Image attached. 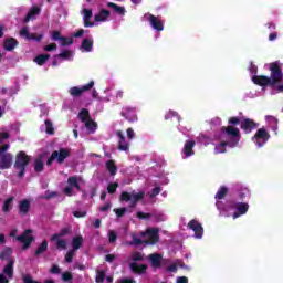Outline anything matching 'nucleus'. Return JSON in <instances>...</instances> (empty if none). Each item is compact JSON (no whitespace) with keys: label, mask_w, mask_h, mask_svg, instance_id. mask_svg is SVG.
Listing matches in <instances>:
<instances>
[{"label":"nucleus","mask_w":283,"mask_h":283,"mask_svg":"<svg viewBox=\"0 0 283 283\" xmlns=\"http://www.w3.org/2000/svg\"><path fill=\"white\" fill-rule=\"evenodd\" d=\"M71 156L72 150L70 148H60L59 150H54L46 160V166L52 167L54 160H56L57 165H63V163H65V160Z\"/></svg>","instance_id":"4"},{"label":"nucleus","mask_w":283,"mask_h":283,"mask_svg":"<svg viewBox=\"0 0 283 283\" xmlns=\"http://www.w3.org/2000/svg\"><path fill=\"white\" fill-rule=\"evenodd\" d=\"M247 196H251V191L248 188L241 189L239 192V200H244Z\"/></svg>","instance_id":"54"},{"label":"nucleus","mask_w":283,"mask_h":283,"mask_svg":"<svg viewBox=\"0 0 283 283\" xmlns=\"http://www.w3.org/2000/svg\"><path fill=\"white\" fill-rule=\"evenodd\" d=\"M56 197H59V192H56V191H53V192L46 191V193L44 196V200H52V198H56Z\"/></svg>","instance_id":"59"},{"label":"nucleus","mask_w":283,"mask_h":283,"mask_svg":"<svg viewBox=\"0 0 283 283\" xmlns=\"http://www.w3.org/2000/svg\"><path fill=\"white\" fill-rule=\"evenodd\" d=\"M8 149H10V144H4L0 146V169H10L12 167V160H14V157L11 153H8Z\"/></svg>","instance_id":"5"},{"label":"nucleus","mask_w":283,"mask_h":283,"mask_svg":"<svg viewBox=\"0 0 283 283\" xmlns=\"http://www.w3.org/2000/svg\"><path fill=\"white\" fill-rule=\"evenodd\" d=\"M163 191V188L160 186L153 188V190L149 192V198H156Z\"/></svg>","instance_id":"55"},{"label":"nucleus","mask_w":283,"mask_h":283,"mask_svg":"<svg viewBox=\"0 0 283 283\" xmlns=\"http://www.w3.org/2000/svg\"><path fill=\"white\" fill-rule=\"evenodd\" d=\"M50 60V54H40L36 55L34 57V63H36L38 65H45V63H48V61Z\"/></svg>","instance_id":"32"},{"label":"nucleus","mask_w":283,"mask_h":283,"mask_svg":"<svg viewBox=\"0 0 283 283\" xmlns=\"http://www.w3.org/2000/svg\"><path fill=\"white\" fill-rule=\"evenodd\" d=\"M147 21L149 22V25L153 28V30H156L157 32H163L165 30V24L159 17L148 13Z\"/></svg>","instance_id":"13"},{"label":"nucleus","mask_w":283,"mask_h":283,"mask_svg":"<svg viewBox=\"0 0 283 283\" xmlns=\"http://www.w3.org/2000/svg\"><path fill=\"white\" fill-rule=\"evenodd\" d=\"M136 218H138V220H149V218H151V213L137 211Z\"/></svg>","instance_id":"50"},{"label":"nucleus","mask_w":283,"mask_h":283,"mask_svg":"<svg viewBox=\"0 0 283 283\" xmlns=\"http://www.w3.org/2000/svg\"><path fill=\"white\" fill-rule=\"evenodd\" d=\"M12 202H14V197H9L2 206V211L4 213H10V205H12Z\"/></svg>","instance_id":"40"},{"label":"nucleus","mask_w":283,"mask_h":283,"mask_svg":"<svg viewBox=\"0 0 283 283\" xmlns=\"http://www.w3.org/2000/svg\"><path fill=\"white\" fill-rule=\"evenodd\" d=\"M145 199V191H139L137 193H133L132 200H130V207H136L140 200Z\"/></svg>","instance_id":"30"},{"label":"nucleus","mask_w":283,"mask_h":283,"mask_svg":"<svg viewBox=\"0 0 283 283\" xmlns=\"http://www.w3.org/2000/svg\"><path fill=\"white\" fill-rule=\"evenodd\" d=\"M120 116L126 118L128 123H136L138 120V115L136 114V107L125 106L120 112Z\"/></svg>","instance_id":"12"},{"label":"nucleus","mask_w":283,"mask_h":283,"mask_svg":"<svg viewBox=\"0 0 283 283\" xmlns=\"http://www.w3.org/2000/svg\"><path fill=\"white\" fill-rule=\"evenodd\" d=\"M78 118L82 123H86V120H90L92 117L90 116V111H87V108H83L80 113H78Z\"/></svg>","instance_id":"37"},{"label":"nucleus","mask_w":283,"mask_h":283,"mask_svg":"<svg viewBox=\"0 0 283 283\" xmlns=\"http://www.w3.org/2000/svg\"><path fill=\"white\" fill-rule=\"evenodd\" d=\"M44 125H45L46 134H49V136H53V134H54V125L52 124V120L46 119L44 122Z\"/></svg>","instance_id":"42"},{"label":"nucleus","mask_w":283,"mask_h":283,"mask_svg":"<svg viewBox=\"0 0 283 283\" xmlns=\"http://www.w3.org/2000/svg\"><path fill=\"white\" fill-rule=\"evenodd\" d=\"M67 184H69V187H72L74 189V187L78 184V177L76 176L69 177Z\"/></svg>","instance_id":"53"},{"label":"nucleus","mask_w":283,"mask_h":283,"mask_svg":"<svg viewBox=\"0 0 283 283\" xmlns=\"http://www.w3.org/2000/svg\"><path fill=\"white\" fill-rule=\"evenodd\" d=\"M84 125H85L86 129H88V132H94L97 127L96 122H93L92 118L86 120L84 123Z\"/></svg>","instance_id":"46"},{"label":"nucleus","mask_w":283,"mask_h":283,"mask_svg":"<svg viewBox=\"0 0 283 283\" xmlns=\"http://www.w3.org/2000/svg\"><path fill=\"white\" fill-rule=\"evenodd\" d=\"M84 28H94V22H92V18H83Z\"/></svg>","instance_id":"62"},{"label":"nucleus","mask_w":283,"mask_h":283,"mask_svg":"<svg viewBox=\"0 0 283 283\" xmlns=\"http://www.w3.org/2000/svg\"><path fill=\"white\" fill-rule=\"evenodd\" d=\"M107 7L108 8H113L114 12H116L117 14H120L122 17H125V7H120L114 2H107Z\"/></svg>","instance_id":"35"},{"label":"nucleus","mask_w":283,"mask_h":283,"mask_svg":"<svg viewBox=\"0 0 283 283\" xmlns=\"http://www.w3.org/2000/svg\"><path fill=\"white\" fill-rule=\"evenodd\" d=\"M22 282L23 283H40L39 281H35L34 279H32V275H30V274L23 275Z\"/></svg>","instance_id":"56"},{"label":"nucleus","mask_w":283,"mask_h":283,"mask_svg":"<svg viewBox=\"0 0 283 283\" xmlns=\"http://www.w3.org/2000/svg\"><path fill=\"white\" fill-rule=\"evenodd\" d=\"M116 189H118V184H116V182H111L107 186V192L108 193H116Z\"/></svg>","instance_id":"57"},{"label":"nucleus","mask_w":283,"mask_h":283,"mask_svg":"<svg viewBox=\"0 0 283 283\" xmlns=\"http://www.w3.org/2000/svg\"><path fill=\"white\" fill-rule=\"evenodd\" d=\"M111 14L112 12H109V10L101 9L99 12L94 15V21H96L97 23H103L107 21V19H109Z\"/></svg>","instance_id":"24"},{"label":"nucleus","mask_w":283,"mask_h":283,"mask_svg":"<svg viewBox=\"0 0 283 283\" xmlns=\"http://www.w3.org/2000/svg\"><path fill=\"white\" fill-rule=\"evenodd\" d=\"M60 41H61L62 48H65L67 45H72L74 43V38L62 36V39Z\"/></svg>","instance_id":"48"},{"label":"nucleus","mask_w":283,"mask_h":283,"mask_svg":"<svg viewBox=\"0 0 283 283\" xmlns=\"http://www.w3.org/2000/svg\"><path fill=\"white\" fill-rule=\"evenodd\" d=\"M260 124L255 123V120L251 118H241V129L244 130V134H251L252 129H258Z\"/></svg>","instance_id":"15"},{"label":"nucleus","mask_w":283,"mask_h":283,"mask_svg":"<svg viewBox=\"0 0 283 283\" xmlns=\"http://www.w3.org/2000/svg\"><path fill=\"white\" fill-rule=\"evenodd\" d=\"M74 280V275L72 272L66 271L62 273V282H72Z\"/></svg>","instance_id":"47"},{"label":"nucleus","mask_w":283,"mask_h":283,"mask_svg":"<svg viewBox=\"0 0 283 283\" xmlns=\"http://www.w3.org/2000/svg\"><path fill=\"white\" fill-rule=\"evenodd\" d=\"M73 216L74 218H85V216H87V211H74Z\"/></svg>","instance_id":"64"},{"label":"nucleus","mask_w":283,"mask_h":283,"mask_svg":"<svg viewBox=\"0 0 283 283\" xmlns=\"http://www.w3.org/2000/svg\"><path fill=\"white\" fill-rule=\"evenodd\" d=\"M80 50H82V52H92V50H94V39L86 38L82 40Z\"/></svg>","instance_id":"26"},{"label":"nucleus","mask_w":283,"mask_h":283,"mask_svg":"<svg viewBox=\"0 0 283 283\" xmlns=\"http://www.w3.org/2000/svg\"><path fill=\"white\" fill-rule=\"evenodd\" d=\"M73 251H78L83 247V235H77L72 240Z\"/></svg>","instance_id":"34"},{"label":"nucleus","mask_w":283,"mask_h":283,"mask_svg":"<svg viewBox=\"0 0 283 283\" xmlns=\"http://www.w3.org/2000/svg\"><path fill=\"white\" fill-rule=\"evenodd\" d=\"M30 156L25 151H19L15 156L14 169L18 171L17 177L23 178L25 176V167L30 165Z\"/></svg>","instance_id":"3"},{"label":"nucleus","mask_w":283,"mask_h":283,"mask_svg":"<svg viewBox=\"0 0 283 283\" xmlns=\"http://www.w3.org/2000/svg\"><path fill=\"white\" fill-rule=\"evenodd\" d=\"M238 205H240V202L231 199V200H227L226 201V208L228 211H235L238 210Z\"/></svg>","instance_id":"39"},{"label":"nucleus","mask_w":283,"mask_h":283,"mask_svg":"<svg viewBox=\"0 0 283 283\" xmlns=\"http://www.w3.org/2000/svg\"><path fill=\"white\" fill-rule=\"evenodd\" d=\"M51 39L53 41H61V39H63V36L61 35V31H53Z\"/></svg>","instance_id":"60"},{"label":"nucleus","mask_w":283,"mask_h":283,"mask_svg":"<svg viewBox=\"0 0 283 283\" xmlns=\"http://www.w3.org/2000/svg\"><path fill=\"white\" fill-rule=\"evenodd\" d=\"M92 87H94V81L88 82V84L83 85L81 87L78 86H72L69 90V94L73 97V98H81V96H83L84 92H90V90H92Z\"/></svg>","instance_id":"8"},{"label":"nucleus","mask_w":283,"mask_h":283,"mask_svg":"<svg viewBox=\"0 0 283 283\" xmlns=\"http://www.w3.org/2000/svg\"><path fill=\"white\" fill-rule=\"evenodd\" d=\"M229 193V188L227 186H221L217 193L214 195L216 200H224Z\"/></svg>","instance_id":"31"},{"label":"nucleus","mask_w":283,"mask_h":283,"mask_svg":"<svg viewBox=\"0 0 283 283\" xmlns=\"http://www.w3.org/2000/svg\"><path fill=\"white\" fill-rule=\"evenodd\" d=\"M188 229H191L195 232V238L198 239L202 238V234L205 233L202 224H200L196 219L189 221Z\"/></svg>","instance_id":"16"},{"label":"nucleus","mask_w":283,"mask_h":283,"mask_svg":"<svg viewBox=\"0 0 283 283\" xmlns=\"http://www.w3.org/2000/svg\"><path fill=\"white\" fill-rule=\"evenodd\" d=\"M74 255H76V251L75 250H70L66 254H65V262L67 264H72L73 260H74Z\"/></svg>","instance_id":"44"},{"label":"nucleus","mask_w":283,"mask_h":283,"mask_svg":"<svg viewBox=\"0 0 283 283\" xmlns=\"http://www.w3.org/2000/svg\"><path fill=\"white\" fill-rule=\"evenodd\" d=\"M19 35L21 39H24V41H35V43H41V41H43V34L36 35V33H30V29L28 27H23L19 31Z\"/></svg>","instance_id":"9"},{"label":"nucleus","mask_w":283,"mask_h":283,"mask_svg":"<svg viewBox=\"0 0 283 283\" xmlns=\"http://www.w3.org/2000/svg\"><path fill=\"white\" fill-rule=\"evenodd\" d=\"M116 136L118 138L119 151H129V143H127V140H125V135L123 134V130H117Z\"/></svg>","instance_id":"20"},{"label":"nucleus","mask_w":283,"mask_h":283,"mask_svg":"<svg viewBox=\"0 0 283 283\" xmlns=\"http://www.w3.org/2000/svg\"><path fill=\"white\" fill-rule=\"evenodd\" d=\"M38 14H41V8L32 7L24 18V23H30V21L34 20Z\"/></svg>","instance_id":"25"},{"label":"nucleus","mask_w":283,"mask_h":283,"mask_svg":"<svg viewBox=\"0 0 283 283\" xmlns=\"http://www.w3.org/2000/svg\"><path fill=\"white\" fill-rule=\"evenodd\" d=\"M227 147H238V140L222 142L214 148V154H227Z\"/></svg>","instance_id":"17"},{"label":"nucleus","mask_w":283,"mask_h":283,"mask_svg":"<svg viewBox=\"0 0 283 283\" xmlns=\"http://www.w3.org/2000/svg\"><path fill=\"white\" fill-rule=\"evenodd\" d=\"M44 167L45 165L43 164V159L41 157L36 158L34 161V171H36V174H41Z\"/></svg>","instance_id":"38"},{"label":"nucleus","mask_w":283,"mask_h":283,"mask_svg":"<svg viewBox=\"0 0 283 283\" xmlns=\"http://www.w3.org/2000/svg\"><path fill=\"white\" fill-rule=\"evenodd\" d=\"M132 193L127 192V191H123L119 196V200L120 202H130L132 200Z\"/></svg>","instance_id":"43"},{"label":"nucleus","mask_w":283,"mask_h":283,"mask_svg":"<svg viewBox=\"0 0 283 283\" xmlns=\"http://www.w3.org/2000/svg\"><path fill=\"white\" fill-rule=\"evenodd\" d=\"M69 233H70V228H62L59 233H54L51 237L50 241L55 242L56 249L65 250L67 249V241L61 238H65V235H69Z\"/></svg>","instance_id":"6"},{"label":"nucleus","mask_w":283,"mask_h":283,"mask_svg":"<svg viewBox=\"0 0 283 283\" xmlns=\"http://www.w3.org/2000/svg\"><path fill=\"white\" fill-rule=\"evenodd\" d=\"M248 211H249V203L239 202V205L237 206V211L233 212L232 214L233 220H237V218H240V216L247 214Z\"/></svg>","instance_id":"22"},{"label":"nucleus","mask_w":283,"mask_h":283,"mask_svg":"<svg viewBox=\"0 0 283 283\" xmlns=\"http://www.w3.org/2000/svg\"><path fill=\"white\" fill-rule=\"evenodd\" d=\"M0 260H6L7 262H10V260H14L12 258V248L6 247L2 252H0Z\"/></svg>","instance_id":"29"},{"label":"nucleus","mask_w":283,"mask_h":283,"mask_svg":"<svg viewBox=\"0 0 283 283\" xmlns=\"http://www.w3.org/2000/svg\"><path fill=\"white\" fill-rule=\"evenodd\" d=\"M106 169L112 176H116L118 172V167H116V163L112 159L106 161Z\"/></svg>","instance_id":"33"},{"label":"nucleus","mask_w":283,"mask_h":283,"mask_svg":"<svg viewBox=\"0 0 283 283\" xmlns=\"http://www.w3.org/2000/svg\"><path fill=\"white\" fill-rule=\"evenodd\" d=\"M14 260H10V262H8L2 270V275H7L9 280L14 277Z\"/></svg>","instance_id":"23"},{"label":"nucleus","mask_w":283,"mask_h":283,"mask_svg":"<svg viewBox=\"0 0 283 283\" xmlns=\"http://www.w3.org/2000/svg\"><path fill=\"white\" fill-rule=\"evenodd\" d=\"M269 138H271V135H269V132L266 128H260L256 130L255 135L252 137V140H256V145L259 147H262L264 143L269 142Z\"/></svg>","instance_id":"11"},{"label":"nucleus","mask_w":283,"mask_h":283,"mask_svg":"<svg viewBox=\"0 0 283 283\" xmlns=\"http://www.w3.org/2000/svg\"><path fill=\"white\" fill-rule=\"evenodd\" d=\"M140 235L147 239L143 240L138 238L136 233H132L130 238L133 241L128 242L129 247H140V244L154 247V244H158V242H160L158 228H148L146 231L140 232Z\"/></svg>","instance_id":"1"},{"label":"nucleus","mask_w":283,"mask_h":283,"mask_svg":"<svg viewBox=\"0 0 283 283\" xmlns=\"http://www.w3.org/2000/svg\"><path fill=\"white\" fill-rule=\"evenodd\" d=\"M148 260H149L150 266L153 269H161L163 268V254H160V253L149 254Z\"/></svg>","instance_id":"18"},{"label":"nucleus","mask_w":283,"mask_h":283,"mask_svg":"<svg viewBox=\"0 0 283 283\" xmlns=\"http://www.w3.org/2000/svg\"><path fill=\"white\" fill-rule=\"evenodd\" d=\"M129 269H130L132 273H136L137 275H145V273H147V269H149V266H147V264L138 265V263L132 262V263H129Z\"/></svg>","instance_id":"21"},{"label":"nucleus","mask_w":283,"mask_h":283,"mask_svg":"<svg viewBox=\"0 0 283 283\" xmlns=\"http://www.w3.org/2000/svg\"><path fill=\"white\" fill-rule=\"evenodd\" d=\"M252 83H254V85H259V87H266V85H269L270 87L275 86L271 81V77L266 75H253Z\"/></svg>","instance_id":"14"},{"label":"nucleus","mask_w":283,"mask_h":283,"mask_svg":"<svg viewBox=\"0 0 283 283\" xmlns=\"http://www.w3.org/2000/svg\"><path fill=\"white\" fill-rule=\"evenodd\" d=\"M96 283H105V271L98 269L96 270V276H95Z\"/></svg>","instance_id":"41"},{"label":"nucleus","mask_w":283,"mask_h":283,"mask_svg":"<svg viewBox=\"0 0 283 283\" xmlns=\"http://www.w3.org/2000/svg\"><path fill=\"white\" fill-rule=\"evenodd\" d=\"M45 251H48V240H43L42 243L38 247V249L35 250V255H43Z\"/></svg>","instance_id":"36"},{"label":"nucleus","mask_w":283,"mask_h":283,"mask_svg":"<svg viewBox=\"0 0 283 283\" xmlns=\"http://www.w3.org/2000/svg\"><path fill=\"white\" fill-rule=\"evenodd\" d=\"M193 147H196V140H187L184 146V154L186 158L193 156Z\"/></svg>","instance_id":"28"},{"label":"nucleus","mask_w":283,"mask_h":283,"mask_svg":"<svg viewBox=\"0 0 283 283\" xmlns=\"http://www.w3.org/2000/svg\"><path fill=\"white\" fill-rule=\"evenodd\" d=\"M30 199H22L18 205L19 216H29L30 214Z\"/></svg>","instance_id":"19"},{"label":"nucleus","mask_w":283,"mask_h":283,"mask_svg":"<svg viewBox=\"0 0 283 283\" xmlns=\"http://www.w3.org/2000/svg\"><path fill=\"white\" fill-rule=\"evenodd\" d=\"M18 45H19V41L14 38L6 39L3 42V49L7 52H12V50H14V48H17Z\"/></svg>","instance_id":"27"},{"label":"nucleus","mask_w":283,"mask_h":283,"mask_svg":"<svg viewBox=\"0 0 283 283\" xmlns=\"http://www.w3.org/2000/svg\"><path fill=\"white\" fill-rule=\"evenodd\" d=\"M222 134H226L230 140H237V146L240 143V128L235 126H222L221 127Z\"/></svg>","instance_id":"10"},{"label":"nucleus","mask_w":283,"mask_h":283,"mask_svg":"<svg viewBox=\"0 0 283 283\" xmlns=\"http://www.w3.org/2000/svg\"><path fill=\"white\" fill-rule=\"evenodd\" d=\"M114 212L116 213L117 218H123V216L127 213V208H116L114 209Z\"/></svg>","instance_id":"58"},{"label":"nucleus","mask_w":283,"mask_h":283,"mask_svg":"<svg viewBox=\"0 0 283 283\" xmlns=\"http://www.w3.org/2000/svg\"><path fill=\"white\" fill-rule=\"evenodd\" d=\"M116 240H118V234L116 233V231L111 230V231L108 232V242H109L111 244H114V242H116Z\"/></svg>","instance_id":"49"},{"label":"nucleus","mask_w":283,"mask_h":283,"mask_svg":"<svg viewBox=\"0 0 283 283\" xmlns=\"http://www.w3.org/2000/svg\"><path fill=\"white\" fill-rule=\"evenodd\" d=\"M270 72L272 84L275 85L276 83H282L283 73L282 67H280V62H272L270 63Z\"/></svg>","instance_id":"7"},{"label":"nucleus","mask_w":283,"mask_h":283,"mask_svg":"<svg viewBox=\"0 0 283 283\" xmlns=\"http://www.w3.org/2000/svg\"><path fill=\"white\" fill-rule=\"evenodd\" d=\"M19 233L18 229H13L10 232V238H15L18 242H21L22 251H28L30 247H32V242H34V235H32V229H25L21 235H17Z\"/></svg>","instance_id":"2"},{"label":"nucleus","mask_w":283,"mask_h":283,"mask_svg":"<svg viewBox=\"0 0 283 283\" xmlns=\"http://www.w3.org/2000/svg\"><path fill=\"white\" fill-rule=\"evenodd\" d=\"M228 123L232 127L233 125H240V127L242 126V119H240V117H230Z\"/></svg>","instance_id":"52"},{"label":"nucleus","mask_w":283,"mask_h":283,"mask_svg":"<svg viewBox=\"0 0 283 283\" xmlns=\"http://www.w3.org/2000/svg\"><path fill=\"white\" fill-rule=\"evenodd\" d=\"M56 59H64V60H67L72 56V51L70 50H65L63 52H61L60 54L55 55Z\"/></svg>","instance_id":"51"},{"label":"nucleus","mask_w":283,"mask_h":283,"mask_svg":"<svg viewBox=\"0 0 283 283\" xmlns=\"http://www.w3.org/2000/svg\"><path fill=\"white\" fill-rule=\"evenodd\" d=\"M143 260H145V254H143L140 252H134L132 254V261L133 262H143Z\"/></svg>","instance_id":"45"},{"label":"nucleus","mask_w":283,"mask_h":283,"mask_svg":"<svg viewBox=\"0 0 283 283\" xmlns=\"http://www.w3.org/2000/svg\"><path fill=\"white\" fill-rule=\"evenodd\" d=\"M83 19H92V15H93V13H92V9H87V8H85V9H83Z\"/></svg>","instance_id":"63"},{"label":"nucleus","mask_w":283,"mask_h":283,"mask_svg":"<svg viewBox=\"0 0 283 283\" xmlns=\"http://www.w3.org/2000/svg\"><path fill=\"white\" fill-rule=\"evenodd\" d=\"M50 273H52L53 275H59V273H61V268H59V265L53 264L50 269Z\"/></svg>","instance_id":"61"}]
</instances>
